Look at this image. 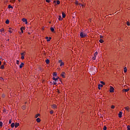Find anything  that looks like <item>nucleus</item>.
I'll return each instance as SVG.
<instances>
[{"mask_svg":"<svg viewBox=\"0 0 130 130\" xmlns=\"http://www.w3.org/2000/svg\"><path fill=\"white\" fill-rule=\"evenodd\" d=\"M110 93H113L114 92V88L111 86H110Z\"/></svg>","mask_w":130,"mask_h":130,"instance_id":"nucleus-1","label":"nucleus"},{"mask_svg":"<svg viewBox=\"0 0 130 130\" xmlns=\"http://www.w3.org/2000/svg\"><path fill=\"white\" fill-rule=\"evenodd\" d=\"M58 63H60V67H62L64 64L63 62H62V60H59Z\"/></svg>","mask_w":130,"mask_h":130,"instance_id":"nucleus-2","label":"nucleus"},{"mask_svg":"<svg viewBox=\"0 0 130 130\" xmlns=\"http://www.w3.org/2000/svg\"><path fill=\"white\" fill-rule=\"evenodd\" d=\"M87 36V35L85 33H80V37L81 38H84V37H86Z\"/></svg>","mask_w":130,"mask_h":130,"instance_id":"nucleus-3","label":"nucleus"},{"mask_svg":"<svg viewBox=\"0 0 130 130\" xmlns=\"http://www.w3.org/2000/svg\"><path fill=\"white\" fill-rule=\"evenodd\" d=\"M61 76L62 77V78H66V73L64 72H62L61 74Z\"/></svg>","mask_w":130,"mask_h":130,"instance_id":"nucleus-4","label":"nucleus"},{"mask_svg":"<svg viewBox=\"0 0 130 130\" xmlns=\"http://www.w3.org/2000/svg\"><path fill=\"white\" fill-rule=\"evenodd\" d=\"M24 30H25V27H21L20 28V30L21 31V33H24Z\"/></svg>","mask_w":130,"mask_h":130,"instance_id":"nucleus-5","label":"nucleus"},{"mask_svg":"<svg viewBox=\"0 0 130 130\" xmlns=\"http://www.w3.org/2000/svg\"><path fill=\"white\" fill-rule=\"evenodd\" d=\"M22 21L24 22H25V24H28V21H27V19L23 18L22 19Z\"/></svg>","mask_w":130,"mask_h":130,"instance_id":"nucleus-6","label":"nucleus"},{"mask_svg":"<svg viewBox=\"0 0 130 130\" xmlns=\"http://www.w3.org/2000/svg\"><path fill=\"white\" fill-rule=\"evenodd\" d=\"M45 39H46L47 41L48 42V41H50L51 39V37L48 38V37H46Z\"/></svg>","mask_w":130,"mask_h":130,"instance_id":"nucleus-7","label":"nucleus"},{"mask_svg":"<svg viewBox=\"0 0 130 130\" xmlns=\"http://www.w3.org/2000/svg\"><path fill=\"white\" fill-rule=\"evenodd\" d=\"M125 110H126V111L129 112V107L127 106L124 108Z\"/></svg>","mask_w":130,"mask_h":130,"instance_id":"nucleus-8","label":"nucleus"},{"mask_svg":"<svg viewBox=\"0 0 130 130\" xmlns=\"http://www.w3.org/2000/svg\"><path fill=\"white\" fill-rule=\"evenodd\" d=\"M19 125H20V124H19V123L16 122L15 124V128H17V127H18V126H19Z\"/></svg>","mask_w":130,"mask_h":130,"instance_id":"nucleus-9","label":"nucleus"},{"mask_svg":"<svg viewBox=\"0 0 130 130\" xmlns=\"http://www.w3.org/2000/svg\"><path fill=\"white\" fill-rule=\"evenodd\" d=\"M24 67V63L21 62V63L19 65L20 69H22Z\"/></svg>","mask_w":130,"mask_h":130,"instance_id":"nucleus-10","label":"nucleus"},{"mask_svg":"<svg viewBox=\"0 0 130 130\" xmlns=\"http://www.w3.org/2000/svg\"><path fill=\"white\" fill-rule=\"evenodd\" d=\"M9 32H10V33H13V32H14V29H12V28H11V27H9Z\"/></svg>","mask_w":130,"mask_h":130,"instance_id":"nucleus-11","label":"nucleus"},{"mask_svg":"<svg viewBox=\"0 0 130 130\" xmlns=\"http://www.w3.org/2000/svg\"><path fill=\"white\" fill-rule=\"evenodd\" d=\"M57 106H56V105H53L52 106V108H53V109H55V108H57Z\"/></svg>","mask_w":130,"mask_h":130,"instance_id":"nucleus-12","label":"nucleus"},{"mask_svg":"<svg viewBox=\"0 0 130 130\" xmlns=\"http://www.w3.org/2000/svg\"><path fill=\"white\" fill-rule=\"evenodd\" d=\"M122 91L123 92H128V91H129V89H123Z\"/></svg>","mask_w":130,"mask_h":130,"instance_id":"nucleus-13","label":"nucleus"},{"mask_svg":"<svg viewBox=\"0 0 130 130\" xmlns=\"http://www.w3.org/2000/svg\"><path fill=\"white\" fill-rule=\"evenodd\" d=\"M20 54H21V56H25V55L26 54V52H23V53H21Z\"/></svg>","mask_w":130,"mask_h":130,"instance_id":"nucleus-14","label":"nucleus"},{"mask_svg":"<svg viewBox=\"0 0 130 130\" xmlns=\"http://www.w3.org/2000/svg\"><path fill=\"white\" fill-rule=\"evenodd\" d=\"M62 18H66V13L64 12H62Z\"/></svg>","mask_w":130,"mask_h":130,"instance_id":"nucleus-15","label":"nucleus"},{"mask_svg":"<svg viewBox=\"0 0 130 130\" xmlns=\"http://www.w3.org/2000/svg\"><path fill=\"white\" fill-rule=\"evenodd\" d=\"M118 115H119V117H120V118L121 117V116L122 115V113L121 112H119Z\"/></svg>","mask_w":130,"mask_h":130,"instance_id":"nucleus-16","label":"nucleus"},{"mask_svg":"<svg viewBox=\"0 0 130 130\" xmlns=\"http://www.w3.org/2000/svg\"><path fill=\"white\" fill-rule=\"evenodd\" d=\"M36 121H37V122H40V121H41V120L40 119V118H38L36 119Z\"/></svg>","mask_w":130,"mask_h":130,"instance_id":"nucleus-17","label":"nucleus"},{"mask_svg":"<svg viewBox=\"0 0 130 130\" xmlns=\"http://www.w3.org/2000/svg\"><path fill=\"white\" fill-rule=\"evenodd\" d=\"M75 5H76V6H78V5H80V4L79 3V1H75Z\"/></svg>","mask_w":130,"mask_h":130,"instance_id":"nucleus-18","label":"nucleus"},{"mask_svg":"<svg viewBox=\"0 0 130 130\" xmlns=\"http://www.w3.org/2000/svg\"><path fill=\"white\" fill-rule=\"evenodd\" d=\"M79 6H80V7H86V4H81V3H80L79 4Z\"/></svg>","mask_w":130,"mask_h":130,"instance_id":"nucleus-19","label":"nucleus"},{"mask_svg":"<svg viewBox=\"0 0 130 130\" xmlns=\"http://www.w3.org/2000/svg\"><path fill=\"white\" fill-rule=\"evenodd\" d=\"M11 126L12 128L15 127V123H12Z\"/></svg>","mask_w":130,"mask_h":130,"instance_id":"nucleus-20","label":"nucleus"},{"mask_svg":"<svg viewBox=\"0 0 130 130\" xmlns=\"http://www.w3.org/2000/svg\"><path fill=\"white\" fill-rule=\"evenodd\" d=\"M50 30L51 32H54V28L53 27H51Z\"/></svg>","mask_w":130,"mask_h":130,"instance_id":"nucleus-21","label":"nucleus"},{"mask_svg":"<svg viewBox=\"0 0 130 130\" xmlns=\"http://www.w3.org/2000/svg\"><path fill=\"white\" fill-rule=\"evenodd\" d=\"M45 61H46V63L47 64L49 63V62H50L49 59H46L45 60Z\"/></svg>","mask_w":130,"mask_h":130,"instance_id":"nucleus-22","label":"nucleus"},{"mask_svg":"<svg viewBox=\"0 0 130 130\" xmlns=\"http://www.w3.org/2000/svg\"><path fill=\"white\" fill-rule=\"evenodd\" d=\"M5 23L6 24H10V20H6Z\"/></svg>","mask_w":130,"mask_h":130,"instance_id":"nucleus-23","label":"nucleus"},{"mask_svg":"<svg viewBox=\"0 0 130 130\" xmlns=\"http://www.w3.org/2000/svg\"><path fill=\"white\" fill-rule=\"evenodd\" d=\"M127 72V69H126V67L124 68V73H126Z\"/></svg>","mask_w":130,"mask_h":130,"instance_id":"nucleus-24","label":"nucleus"},{"mask_svg":"<svg viewBox=\"0 0 130 130\" xmlns=\"http://www.w3.org/2000/svg\"><path fill=\"white\" fill-rule=\"evenodd\" d=\"M103 87V85L102 84H99V89H100V88H102Z\"/></svg>","mask_w":130,"mask_h":130,"instance_id":"nucleus-25","label":"nucleus"},{"mask_svg":"<svg viewBox=\"0 0 130 130\" xmlns=\"http://www.w3.org/2000/svg\"><path fill=\"white\" fill-rule=\"evenodd\" d=\"M1 69L2 70H4V69H5V65H2L1 67Z\"/></svg>","mask_w":130,"mask_h":130,"instance_id":"nucleus-26","label":"nucleus"},{"mask_svg":"<svg viewBox=\"0 0 130 130\" xmlns=\"http://www.w3.org/2000/svg\"><path fill=\"white\" fill-rule=\"evenodd\" d=\"M8 9H13V6H12L11 5H9L8 6Z\"/></svg>","mask_w":130,"mask_h":130,"instance_id":"nucleus-27","label":"nucleus"},{"mask_svg":"<svg viewBox=\"0 0 130 130\" xmlns=\"http://www.w3.org/2000/svg\"><path fill=\"white\" fill-rule=\"evenodd\" d=\"M22 109L23 110H25L26 109V106L25 105L22 106Z\"/></svg>","mask_w":130,"mask_h":130,"instance_id":"nucleus-28","label":"nucleus"},{"mask_svg":"<svg viewBox=\"0 0 130 130\" xmlns=\"http://www.w3.org/2000/svg\"><path fill=\"white\" fill-rule=\"evenodd\" d=\"M111 108H112V109H114L115 108V106L114 105H112L111 106Z\"/></svg>","mask_w":130,"mask_h":130,"instance_id":"nucleus-29","label":"nucleus"},{"mask_svg":"<svg viewBox=\"0 0 130 130\" xmlns=\"http://www.w3.org/2000/svg\"><path fill=\"white\" fill-rule=\"evenodd\" d=\"M40 116V114H37L36 115L35 117H36V118H37V117H38V116Z\"/></svg>","mask_w":130,"mask_h":130,"instance_id":"nucleus-30","label":"nucleus"},{"mask_svg":"<svg viewBox=\"0 0 130 130\" xmlns=\"http://www.w3.org/2000/svg\"><path fill=\"white\" fill-rule=\"evenodd\" d=\"M100 43H103V42H104V41H103V40H100Z\"/></svg>","mask_w":130,"mask_h":130,"instance_id":"nucleus-31","label":"nucleus"},{"mask_svg":"<svg viewBox=\"0 0 130 130\" xmlns=\"http://www.w3.org/2000/svg\"><path fill=\"white\" fill-rule=\"evenodd\" d=\"M53 79L54 80V81H55V82H56V81H57V80L58 79V78H55L54 77Z\"/></svg>","mask_w":130,"mask_h":130,"instance_id":"nucleus-32","label":"nucleus"},{"mask_svg":"<svg viewBox=\"0 0 130 130\" xmlns=\"http://www.w3.org/2000/svg\"><path fill=\"white\" fill-rule=\"evenodd\" d=\"M58 20H59V21H61V16H59Z\"/></svg>","mask_w":130,"mask_h":130,"instance_id":"nucleus-33","label":"nucleus"},{"mask_svg":"<svg viewBox=\"0 0 130 130\" xmlns=\"http://www.w3.org/2000/svg\"><path fill=\"white\" fill-rule=\"evenodd\" d=\"M100 83H101V84H102L103 85H105V82H104L103 81H101Z\"/></svg>","mask_w":130,"mask_h":130,"instance_id":"nucleus-34","label":"nucleus"},{"mask_svg":"<svg viewBox=\"0 0 130 130\" xmlns=\"http://www.w3.org/2000/svg\"><path fill=\"white\" fill-rule=\"evenodd\" d=\"M104 130H107V127H106V126H104V128H103Z\"/></svg>","mask_w":130,"mask_h":130,"instance_id":"nucleus-35","label":"nucleus"},{"mask_svg":"<svg viewBox=\"0 0 130 130\" xmlns=\"http://www.w3.org/2000/svg\"><path fill=\"white\" fill-rule=\"evenodd\" d=\"M56 3H57V5H59V4H60V2H59V1H57Z\"/></svg>","mask_w":130,"mask_h":130,"instance_id":"nucleus-36","label":"nucleus"},{"mask_svg":"<svg viewBox=\"0 0 130 130\" xmlns=\"http://www.w3.org/2000/svg\"><path fill=\"white\" fill-rule=\"evenodd\" d=\"M126 25H127V26H129V25H130L129 22L127 21L126 22Z\"/></svg>","mask_w":130,"mask_h":130,"instance_id":"nucleus-37","label":"nucleus"},{"mask_svg":"<svg viewBox=\"0 0 130 130\" xmlns=\"http://www.w3.org/2000/svg\"><path fill=\"white\" fill-rule=\"evenodd\" d=\"M97 54H98V52H95L94 53V56H96L97 55Z\"/></svg>","mask_w":130,"mask_h":130,"instance_id":"nucleus-38","label":"nucleus"},{"mask_svg":"<svg viewBox=\"0 0 130 130\" xmlns=\"http://www.w3.org/2000/svg\"><path fill=\"white\" fill-rule=\"evenodd\" d=\"M96 59V56H94V57H92V60H95Z\"/></svg>","mask_w":130,"mask_h":130,"instance_id":"nucleus-39","label":"nucleus"},{"mask_svg":"<svg viewBox=\"0 0 130 130\" xmlns=\"http://www.w3.org/2000/svg\"><path fill=\"white\" fill-rule=\"evenodd\" d=\"M0 126H3V122L0 121Z\"/></svg>","mask_w":130,"mask_h":130,"instance_id":"nucleus-40","label":"nucleus"},{"mask_svg":"<svg viewBox=\"0 0 130 130\" xmlns=\"http://www.w3.org/2000/svg\"><path fill=\"white\" fill-rule=\"evenodd\" d=\"M127 130H130V126L129 125H128L127 126Z\"/></svg>","mask_w":130,"mask_h":130,"instance_id":"nucleus-41","label":"nucleus"},{"mask_svg":"<svg viewBox=\"0 0 130 130\" xmlns=\"http://www.w3.org/2000/svg\"><path fill=\"white\" fill-rule=\"evenodd\" d=\"M46 3H50V0H46Z\"/></svg>","mask_w":130,"mask_h":130,"instance_id":"nucleus-42","label":"nucleus"},{"mask_svg":"<svg viewBox=\"0 0 130 130\" xmlns=\"http://www.w3.org/2000/svg\"><path fill=\"white\" fill-rule=\"evenodd\" d=\"M24 56H21V59H24V58H25Z\"/></svg>","mask_w":130,"mask_h":130,"instance_id":"nucleus-43","label":"nucleus"},{"mask_svg":"<svg viewBox=\"0 0 130 130\" xmlns=\"http://www.w3.org/2000/svg\"><path fill=\"white\" fill-rule=\"evenodd\" d=\"M38 71H42V68H38Z\"/></svg>","mask_w":130,"mask_h":130,"instance_id":"nucleus-44","label":"nucleus"},{"mask_svg":"<svg viewBox=\"0 0 130 130\" xmlns=\"http://www.w3.org/2000/svg\"><path fill=\"white\" fill-rule=\"evenodd\" d=\"M57 73L55 72L53 73V76H57Z\"/></svg>","mask_w":130,"mask_h":130,"instance_id":"nucleus-45","label":"nucleus"},{"mask_svg":"<svg viewBox=\"0 0 130 130\" xmlns=\"http://www.w3.org/2000/svg\"><path fill=\"white\" fill-rule=\"evenodd\" d=\"M50 114H52L53 113V110H51V111L50 112Z\"/></svg>","mask_w":130,"mask_h":130,"instance_id":"nucleus-46","label":"nucleus"},{"mask_svg":"<svg viewBox=\"0 0 130 130\" xmlns=\"http://www.w3.org/2000/svg\"><path fill=\"white\" fill-rule=\"evenodd\" d=\"M9 123H10V124L12 123V120L11 119L9 120Z\"/></svg>","mask_w":130,"mask_h":130,"instance_id":"nucleus-47","label":"nucleus"},{"mask_svg":"<svg viewBox=\"0 0 130 130\" xmlns=\"http://www.w3.org/2000/svg\"><path fill=\"white\" fill-rule=\"evenodd\" d=\"M1 32H4V28L0 29Z\"/></svg>","mask_w":130,"mask_h":130,"instance_id":"nucleus-48","label":"nucleus"},{"mask_svg":"<svg viewBox=\"0 0 130 130\" xmlns=\"http://www.w3.org/2000/svg\"><path fill=\"white\" fill-rule=\"evenodd\" d=\"M19 60H17L16 61V64H19Z\"/></svg>","mask_w":130,"mask_h":130,"instance_id":"nucleus-49","label":"nucleus"},{"mask_svg":"<svg viewBox=\"0 0 130 130\" xmlns=\"http://www.w3.org/2000/svg\"><path fill=\"white\" fill-rule=\"evenodd\" d=\"M54 85H56V82L54 81Z\"/></svg>","mask_w":130,"mask_h":130,"instance_id":"nucleus-50","label":"nucleus"},{"mask_svg":"<svg viewBox=\"0 0 130 130\" xmlns=\"http://www.w3.org/2000/svg\"><path fill=\"white\" fill-rule=\"evenodd\" d=\"M56 3V1H53V3H54V4H55Z\"/></svg>","mask_w":130,"mask_h":130,"instance_id":"nucleus-51","label":"nucleus"},{"mask_svg":"<svg viewBox=\"0 0 130 130\" xmlns=\"http://www.w3.org/2000/svg\"><path fill=\"white\" fill-rule=\"evenodd\" d=\"M56 92H58V93H59V90L58 89H57Z\"/></svg>","mask_w":130,"mask_h":130,"instance_id":"nucleus-52","label":"nucleus"},{"mask_svg":"<svg viewBox=\"0 0 130 130\" xmlns=\"http://www.w3.org/2000/svg\"><path fill=\"white\" fill-rule=\"evenodd\" d=\"M100 38H103V36L101 35Z\"/></svg>","mask_w":130,"mask_h":130,"instance_id":"nucleus-53","label":"nucleus"},{"mask_svg":"<svg viewBox=\"0 0 130 130\" xmlns=\"http://www.w3.org/2000/svg\"><path fill=\"white\" fill-rule=\"evenodd\" d=\"M2 64V61H0V66Z\"/></svg>","mask_w":130,"mask_h":130,"instance_id":"nucleus-54","label":"nucleus"},{"mask_svg":"<svg viewBox=\"0 0 130 130\" xmlns=\"http://www.w3.org/2000/svg\"><path fill=\"white\" fill-rule=\"evenodd\" d=\"M13 4H14V3H15V1L14 0V1H13Z\"/></svg>","mask_w":130,"mask_h":130,"instance_id":"nucleus-55","label":"nucleus"},{"mask_svg":"<svg viewBox=\"0 0 130 130\" xmlns=\"http://www.w3.org/2000/svg\"><path fill=\"white\" fill-rule=\"evenodd\" d=\"M18 1H19V2H20L21 0H18Z\"/></svg>","mask_w":130,"mask_h":130,"instance_id":"nucleus-56","label":"nucleus"},{"mask_svg":"<svg viewBox=\"0 0 130 130\" xmlns=\"http://www.w3.org/2000/svg\"><path fill=\"white\" fill-rule=\"evenodd\" d=\"M1 79H3V78H2V77H1Z\"/></svg>","mask_w":130,"mask_h":130,"instance_id":"nucleus-57","label":"nucleus"},{"mask_svg":"<svg viewBox=\"0 0 130 130\" xmlns=\"http://www.w3.org/2000/svg\"><path fill=\"white\" fill-rule=\"evenodd\" d=\"M26 103L25 102V104H26Z\"/></svg>","mask_w":130,"mask_h":130,"instance_id":"nucleus-58","label":"nucleus"}]
</instances>
